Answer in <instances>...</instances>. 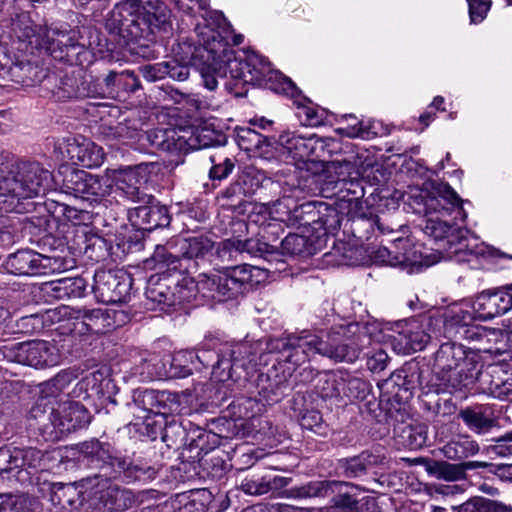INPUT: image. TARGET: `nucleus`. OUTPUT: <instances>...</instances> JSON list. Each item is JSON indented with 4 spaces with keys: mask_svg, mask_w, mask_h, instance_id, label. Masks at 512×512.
Instances as JSON below:
<instances>
[{
    "mask_svg": "<svg viewBox=\"0 0 512 512\" xmlns=\"http://www.w3.org/2000/svg\"><path fill=\"white\" fill-rule=\"evenodd\" d=\"M174 56L167 60L169 68L167 77L173 80L185 81L190 75V66L200 65V59L205 57L196 46L188 42L179 43L173 48Z\"/></svg>",
    "mask_w": 512,
    "mask_h": 512,
    "instance_id": "obj_32",
    "label": "nucleus"
},
{
    "mask_svg": "<svg viewBox=\"0 0 512 512\" xmlns=\"http://www.w3.org/2000/svg\"><path fill=\"white\" fill-rule=\"evenodd\" d=\"M384 457L372 451L364 450L360 454L341 458L336 464V473L340 477L354 479L367 475L368 471L383 463Z\"/></svg>",
    "mask_w": 512,
    "mask_h": 512,
    "instance_id": "obj_36",
    "label": "nucleus"
},
{
    "mask_svg": "<svg viewBox=\"0 0 512 512\" xmlns=\"http://www.w3.org/2000/svg\"><path fill=\"white\" fill-rule=\"evenodd\" d=\"M269 348L271 352H277L275 360L278 364L284 363L287 374L292 376L297 368L309 363L318 354L319 336L308 330L290 333L272 340Z\"/></svg>",
    "mask_w": 512,
    "mask_h": 512,
    "instance_id": "obj_12",
    "label": "nucleus"
},
{
    "mask_svg": "<svg viewBox=\"0 0 512 512\" xmlns=\"http://www.w3.org/2000/svg\"><path fill=\"white\" fill-rule=\"evenodd\" d=\"M287 371L283 369L282 374L276 370L270 373H258L255 380V387L257 390L258 401L266 405H273L280 402L286 395L289 389V383L286 377Z\"/></svg>",
    "mask_w": 512,
    "mask_h": 512,
    "instance_id": "obj_31",
    "label": "nucleus"
},
{
    "mask_svg": "<svg viewBox=\"0 0 512 512\" xmlns=\"http://www.w3.org/2000/svg\"><path fill=\"white\" fill-rule=\"evenodd\" d=\"M488 464L480 461H467L458 464L441 462L437 464V473L440 478L448 481H457L466 477L467 470L486 468Z\"/></svg>",
    "mask_w": 512,
    "mask_h": 512,
    "instance_id": "obj_61",
    "label": "nucleus"
},
{
    "mask_svg": "<svg viewBox=\"0 0 512 512\" xmlns=\"http://www.w3.org/2000/svg\"><path fill=\"white\" fill-rule=\"evenodd\" d=\"M342 121L345 125L336 130L342 136L369 140L380 134L381 124L375 120H359L356 116L347 114L342 116Z\"/></svg>",
    "mask_w": 512,
    "mask_h": 512,
    "instance_id": "obj_49",
    "label": "nucleus"
},
{
    "mask_svg": "<svg viewBox=\"0 0 512 512\" xmlns=\"http://www.w3.org/2000/svg\"><path fill=\"white\" fill-rule=\"evenodd\" d=\"M432 368L429 365H420L419 362L405 363L400 369L394 371L381 386V389L389 395L387 401L391 408L386 409L387 418H396L395 413H400L402 405L408 402L416 389L423 394L429 380L432 378Z\"/></svg>",
    "mask_w": 512,
    "mask_h": 512,
    "instance_id": "obj_8",
    "label": "nucleus"
},
{
    "mask_svg": "<svg viewBox=\"0 0 512 512\" xmlns=\"http://www.w3.org/2000/svg\"><path fill=\"white\" fill-rule=\"evenodd\" d=\"M442 451L450 460L465 462L466 458L479 452V445L468 435H458L446 443Z\"/></svg>",
    "mask_w": 512,
    "mask_h": 512,
    "instance_id": "obj_57",
    "label": "nucleus"
},
{
    "mask_svg": "<svg viewBox=\"0 0 512 512\" xmlns=\"http://www.w3.org/2000/svg\"><path fill=\"white\" fill-rule=\"evenodd\" d=\"M150 145L171 154H183L182 129H154L146 133Z\"/></svg>",
    "mask_w": 512,
    "mask_h": 512,
    "instance_id": "obj_50",
    "label": "nucleus"
},
{
    "mask_svg": "<svg viewBox=\"0 0 512 512\" xmlns=\"http://www.w3.org/2000/svg\"><path fill=\"white\" fill-rule=\"evenodd\" d=\"M8 67L6 79L23 86H34L43 81L48 83L52 80L56 81L55 75H48L39 65L20 59L15 55H11V64H8Z\"/></svg>",
    "mask_w": 512,
    "mask_h": 512,
    "instance_id": "obj_34",
    "label": "nucleus"
},
{
    "mask_svg": "<svg viewBox=\"0 0 512 512\" xmlns=\"http://www.w3.org/2000/svg\"><path fill=\"white\" fill-rule=\"evenodd\" d=\"M74 318L75 330L80 334H105L114 328L109 311L101 308L79 309Z\"/></svg>",
    "mask_w": 512,
    "mask_h": 512,
    "instance_id": "obj_37",
    "label": "nucleus"
},
{
    "mask_svg": "<svg viewBox=\"0 0 512 512\" xmlns=\"http://www.w3.org/2000/svg\"><path fill=\"white\" fill-rule=\"evenodd\" d=\"M478 316L474 309L468 310L459 306L447 309L443 314V333L449 339L489 342L492 338H505L506 334L500 329H490L475 324Z\"/></svg>",
    "mask_w": 512,
    "mask_h": 512,
    "instance_id": "obj_14",
    "label": "nucleus"
},
{
    "mask_svg": "<svg viewBox=\"0 0 512 512\" xmlns=\"http://www.w3.org/2000/svg\"><path fill=\"white\" fill-rule=\"evenodd\" d=\"M343 393L342 399L347 398L349 401L364 400L370 393L371 385L368 381L354 376L347 371H343Z\"/></svg>",
    "mask_w": 512,
    "mask_h": 512,
    "instance_id": "obj_63",
    "label": "nucleus"
},
{
    "mask_svg": "<svg viewBox=\"0 0 512 512\" xmlns=\"http://www.w3.org/2000/svg\"><path fill=\"white\" fill-rule=\"evenodd\" d=\"M166 353L144 352L133 367V373L138 375L143 382L168 378Z\"/></svg>",
    "mask_w": 512,
    "mask_h": 512,
    "instance_id": "obj_43",
    "label": "nucleus"
},
{
    "mask_svg": "<svg viewBox=\"0 0 512 512\" xmlns=\"http://www.w3.org/2000/svg\"><path fill=\"white\" fill-rule=\"evenodd\" d=\"M50 500L59 509L73 510L83 504L84 497L75 484L59 482L51 485Z\"/></svg>",
    "mask_w": 512,
    "mask_h": 512,
    "instance_id": "obj_52",
    "label": "nucleus"
},
{
    "mask_svg": "<svg viewBox=\"0 0 512 512\" xmlns=\"http://www.w3.org/2000/svg\"><path fill=\"white\" fill-rule=\"evenodd\" d=\"M228 415L237 421L252 419L264 411V404L256 396L240 395L226 407Z\"/></svg>",
    "mask_w": 512,
    "mask_h": 512,
    "instance_id": "obj_55",
    "label": "nucleus"
},
{
    "mask_svg": "<svg viewBox=\"0 0 512 512\" xmlns=\"http://www.w3.org/2000/svg\"><path fill=\"white\" fill-rule=\"evenodd\" d=\"M185 422L186 419H181L175 413L167 414V425L163 431L162 441L168 448H183L186 435Z\"/></svg>",
    "mask_w": 512,
    "mask_h": 512,
    "instance_id": "obj_60",
    "label": "nucleus"
},
{
    "mask_svg": "<svg viewBox=\"0 0 512 512\" xmlns=\"http://www.w3.org/2000/svg\"><path fill=\"white\" fill-rule=\"evenodd\" d=\"M178 247L182 254L183 262L185 265H189L190 274L193 270H196L200 265L210 264L214 266L220 267L218 262L214 263V248L215 242L211 240L210 237L205 235L192 236V237H181L176 236ZM239 265H235L234 267H238ZM243 266H247L244 264ZM233 266H231L232 268ZM250 271L252 272V267L248 265ZM223 269L221 272H224L227 268H230V265L221 266ZM217 271L215 274L219 273ZM253 277V275L251 274Z\"/></svg>",
    "mask_w": 512,
    "mask_h": 512,
    "instance_id": "obj_25",
    "label": "nucleus"
},
{
    "mask_svg": "<svg viewBox=\"0 0 512 512\" xmlns=\"http://www.w3.org/2000/svg\"><path fill=\"white\" fill-rule=\"evenodd\" d=\"M92 285L96 298L105 304L127 302L130 297L133 279L122 270H96Z\"/></svg>",
    "mask_w": 512,
    "mask_h": 512,
    "instance_id": "obj_21",
    "label": "nucleus"
},
{
    "mask_svg": "<svg viewBox=\"0 0 512 512\" xmlns=\"http://www.w3.org/2000/svg\"><path fill=\"white\" fill-rule=\"evenodd\" d=\"M143 264L145 269L156 271L154 276L175 279L172 281L175 288L180 286V282L194 284L195 280L189 276L190 267L183 262L176 237L170 238L164 244H157L152 255Z\"/></svg>",
    "mask_w": 512,
    "mask_h": 512,
    "instance_id": "obj_16",
    "label": "nucleus"
},
{
    "mask_svg": "<svg viewBox=\"0 0 512 512\" xmlns=\"http://www.w3.org/2000/svg\"><path fill=\"white\" fill-rule=\"evenodd\" d=\"M86 246L84 254L92 261L103 262L111 256L112 242L99 235H91L85 238Z\"/></svg>",
    "mask_w": 512,
    "mask_h": 512,
    "instance_id": "obj_64",
    "label": "nucleus"
},
{
    "mask_svg": "<svg viewBox=\"0 0 512 512\" xmlns=\"http://www.w3.org/2000/svg\"><path fill=\"white\" fill-rule=\"evenodd\" d=\"M216 60L224 64V73H229L224 86L234 97L246 96L249 85H262L267 67L262 64L261 55L244 52L242 57L237 56L235 51H228V54L221 55Z\"/></svg>",
    "mask_w": 512,
    "mask_h": 512,
    "instance_id": "obj_9",
    "label": "nucleus"
},
{
    "mask_svg": "<svg viewBox=\"0 0 512 512\" xmlns=\"http://www.w3.org/2000/svg\"><path fill=\"white\" fill-rule=\"evenodd\" d=\"M67 151L75 164L90 169L100 167L105 159L103 148L85 138L82 142L70 144Z\"/></svg>",
    "mask_w": 512,
    "mask_h": 512,
    "instance_id": "obj_44",
    "label": "nucleus"
},
{
    "mask_svg": "<svg viewBox=\"0 0 512 512\" xmlns=\"http://www.w3.org/2000/svg\"><path fill=\"white\" fill-rule=\"evenodd\" d=\"M76 450L79 463L94 470L95 478H100L102 481L113 480L121 454L111 443L91 438L78 443Z\"/></svg>",
    "mask_w": 512,
    "mask_h": 512,
    "instance_id": "obj_17",
    "label": "nucleus"
},
{
    "mask_svg": "<svg viewBox=\"0 0 512 512\" xmlns=\"http://www.w3.org/2000/svg\"><path fill=\"white\" fill-rule=\"evenodd\" d=\"M262 64L267 67V70L264 73L262 85L267 86L270 90L278 94H283L289 97L293 102H299L301 99H306V96L296 86V84L280 71L271 69L269 61L264 57H262Z\"/></svg>",
    "mask_w": 512,
    "mask_h": 512,
    "instance_id": "obj_45",
    "label": "nucleus"
},
{
    "mask_svg": "<svg viewBox=\"0 0 512 512\" xmlns=\"http://www.w3.org/2000/svg\"><path fill=\"white\" fill-rule=\"evenodd\" d=\"M359 486L351 485L346 482L331 480L311 481L303 486L293 489L296 497H326L330 493L338 490L331 500V508L335 512H355L357 506V494L353 490H359Z\"/></svg>",
    "mask_w": 512,
    "mask_h": 512,
    "instance_id": "obj_19",
    "label": "nucleus"
},
{
    "mask_svg": "<svg viewBox=\"0 0 512 512\" xmlns=\"http://www.w3.org/2000/svg\"><path fill=\"white\" fill-rule=\"evenodd\" d=\"M50 424L43 423L44 432L58 438L88 426L91 415L88 409L78 401L69 402L61 412L51 409L48 414Z\"/></svg>",
    "mask_w": 512,
    "mask_h": 512,
    "instance_id": "obj_24",
    "label": "nucleus"
},
{
    "mask_svg": "<svg viewBox=\"0 0 512 512\" xmlns=\"http://www.w3.org/2000/svg\"><path fill=\"white\" fill-rule=\"evenodd\" d=\"M137 418L143 419L141 423H134L136 431L149 440H156L158 436H163L165 425H167V414L137 415Z\"/></svg>",
    "mask_w": 512,
    "mask_h": 512,
    "instance_id": "obj_62",
    "label": "nucleus"
},
{
    "mask_svg": "<svg viewBox=\"0 0 512 512\" xmlns=\"http://www.w3.org/2000/svg\"><path fill=\"white\" fill-rule=\"evenodd\" d=\"M394 242L395 247L403 251H391L384 246L378 247L370 252L372 262L378 265H389L392 267H408L417 262L412 249H407L410 246L408 238H397Z\"/></svg>",
    "mask_w": 512,
    "mask_h": 512,
    "instance_id": "obj_39",
    "label": "nucleus"
},
{
    "mask_svg": "<svg viewBox=\"0 0 512 512\" xmlns=\"http://www.w3.org/2000/svg\"><path fill=\"white\" fill-rule=\"evenodd\" d=\"M1 352L9 362L36 369L52 367L59 362L55 346L44 340L8 343L1 348Z\"/></svg>",
    "mask_w": 512,
    "mask_h": 512,
    "instance_id": "obj_18",
    "label": "nucleus"
},
{
    "mask_svg": "<svg viewBox=\"0 0 512 512\" xmlns=\"http://www.w3.org/2000/svg\"><path fill=\"white\" fill-rule=\"evenodd\" d=\"M313 134L305 137L292 131H282L278 135V149L286 155L288 162L298 163L310 161L312 155Z\"/></svg>",
    "mask_w": 512,
    "mask_h": 512,
    "instance_id": "obj_35",
    "label": "nucleus"
},
{
    "mask_svg": "<svg viewBox=\"0 0 512 512\" xmlns=\"http://www.w3.org/2000/svg\"><path fill=\"white\" fill-rule=\"evenodd\" d=\"M150 198L128 210V219L138 230L153 231L167 227L171 222L172 217L168 206L161 204L151 194Z\"/></svg>",
    "mask_w": 512,
    "mask_h": 512,
    "instance_id": "obj_28",
    "label": "nucleus"
},
{
    "mask_svg": "<svg viewBox=\"0 0 512 512\" xmlns=\"http://www.w3.org/2000/svg\"><path fill=\"white\" fill-rule=\"evenodd\" d=\"M336 179H322L319 174L306 173L298 179V188L307 194H320L334 199L333 203L320 201L315 238L321 245L330 235L339 231L342 222L361 207L365 195L363 179L359 177L355 163L343 160L335 162Z\"/></svg>",
    "mask_w": 512,
    "mask_h": 512,
    "instance_id": "obj_1",
    "label": "nucleus"
},
{
    "mask_svg": "<svg viewBox=\"0 0 512 512\" xmlns=\"http://www.w3.org/2000/svg\"><path fill=\"white\" fill-rule=\"evenodd\" d=\"M168 378H184L201 367L211 368L212 376L220 382L247 379L256 366L252 347L244 342L223 341L217 336H205L196 351L166 353Z\"/></svg>",
    "mask_w": 512,
    "mask_h": 512,
    "instance_id": "obj_2",
    "label": "nucleus"
},
{
    "mask_svg": "<svg viewBox=\"0 0 512 512\" xmlns=\"http://www.w3.org/2000/svg\"><path fill=\"white\" fill-rule=\"evenodd\" d=\"M12 33L21 46L19 50L44 49L54 60L67 65L92 63L93 53L79 42V33L68 25L48 27L35 24L27 13L16 17Z\"/></svg>",
    "mask_w": 512,
    "mask_h": 512,
    "instance_id": "obj_5",
    "label": "nucleus"
},
{
    "mask_svg": "<svg viewBox=\"0 0 512 512\" xmlns=\"http://www.w3.org/2000/svg\"><path fill=\"white\" fill-rule=\"evenodd\" d=\"M459 418L477 434H485L497 426L494 408L489 404H475L460 410Z\"/></svg>",
    "mask_w": 512,
    "mask_h": 512,
    "instance_id": "obj_40",
    "label": "nucleus"
},
{
    "mask_svg": "<svg viewBox=\"0 0 512 512\" xmlns=\"http://www.w3.org/2000/svg\"><path fill=\"white\" fill-rule=\"evenodd\" d=\"M172 281L175 279L150 276L145 292L147 299L167 307L190 302L197 294L207 301L225 302L244 295L253 280L248 266H238L217 274L202 272L193 285L180 282L175 288Z\"/></svg>",
    "mask_w": 512,
    "mask_h": 512,
    "instance_id": "obj_3",
    "label": "nucleus"
},
{
    "mask_svg": "<svg viewBox=\"0 0 512 512\" xmlns=\"http://www.w3.org/2000/svg\"><path fill=\"white\" fill-rule=\"evenodd\" d=\"M199 16L200 19L197 20L194 28L200 42L197 49L202 54H211L214 60L228 54V51H234L228 48L233 27L223 12L215 10Z\"/></svg>",
    "mask_w": 512,
    "mask_h": 512,
    "instance_id": "obj_15",
    "label": "nucleus"
},
{
    "mask_svg": "<svg viewBox=\"0 0 512 512\" xmlns=\"http://www.w3.org/2000/svg\"><path fill=\"white\" fill-rule=\"evenodd\" d=\"M247 198L248 196L243 192L240 184H236L235 181L217 196L223 209L237 215H245L249 212V208L253 207V203Z\"/></svg>",
    "mask_w": 512,
    "mask_h": 512,
    "instance_id": "obj_53",
    "label": "nucleus"
},
{
    "mask_svg": "<svg viewBox=\"0 0 512 512\" xmlns=\"http://www.w3.org/2000/svg\"><path fill=\"white\" fill-rule=\"evenodd\" d=\"M283 254L311 256L321 247L314 236L289 233L280 241Z\"/></svg>",
    "mask_w": 512,
    "mask_h": 512,
    "instance_id": "obj_54",
    "label": "nucleus"
},
{
    "mask_svg": "<svg viewBox=\"0 0 512 512\" xmlns=\"http://www.w3.org/2000/svg\"><path fill=\"white\" fill-rule=\"evenodd\" d=\"M116 475L113 480H121L125 483H148L153 481L159 468L145 459H131L128 456L120 455L116 464Z\"/></svg>",
    "mask_w": 512,
    "mask_h": 512,
    "instance_id": "obj_30",
    "label": "nucleus"
},
{
    "mask_svg": "<svg viewBox=\"0 0 512 512\" xmlns=\"http://www.w3.org/2000/svg\"><path fill=\"white\" fill-rule=\"evenodd\" d=\"M394 438L403 448L418 450L424 447L428 440V427L424 423H400L394 426Z\"/></svg>",
    "mask_w": 512,
    "mask_h": 512,
    "instance_id": "obj_46",
    "label": "nucleus"
},
{
    "mask_svg": "<svg viewBox=\"0 0 512 512\" xmlns=\"http://www.w3.org/2000/svg\"><path fill=\"white\" fill-rule=\"evenodd\" d=\"M452 391L447 393L429 392L419 396L420 406L428 419L442 422L444 418L450 417L457 410V405L451 396Z\"/></svg>",
    "mask_w": 512,
    "mask_h": 512,
    "instance_id": "obj_42",
    "label": "nucleus"
},
{
    "mask_svg": "<svg viewBox=\"0 0 512 512\" xmlns=\"http://www.w3.org/2000/svg\"><path fill=\"white\" fill-rule=\"evenodd\" d=\"M242 253L246 252L252 257L273 261L279 255L277 239H264L257 234L256 237L241 240Z\"/></svg>",
    "mask_w": 512,
    "mask_h": 512,
    "instance_id": "obj_58",
    "label": "nucleus"
},
{
    "mask_svg": "<svg viewBox=\"0 0 512 512\" xmlns=\"http://www.w3.org/2000/svg\"><path fill=\"white\" fill-rule=\"evenodd\" d=\"M52 182V174L39 163H21L15 173L0 177L1 210L19 214L29 212L34 206L29 199L45 195Z\"/></svg>",
    "mask_w": 512,
    "mask_h": 512,
    "instance_id": "obj_7",
    "label": "nucleus"
},
{
    "mask_svg": "<svg viewBox=\"0 0 512 512\" xmlns=\"http://www.w3.org/2000/svg\"><path fill=\"white\" fill-rule=\"evenodd\" d=\"M160 0H125L108 14L105 28L121 47L141 39L153 41L155 33L166 32L171 24L165 12H157Z\"/></svg>",
    "mask_w": 512,
    "mask_h": 512,
    "instance_id": "obj_6",
    "label": "nucleus"
},
{
    "mask_svg": "<svg viewBox=\"0 0 512 512\" xmlns=\"http://www.w3.org/2000/svg\"><path fill=\"white\" fill-rule=\"evenodd\" d=\"M503 364H490L481 371L479 354L456 341L442 343L434 354V367L451 374L467 388L480 381L487 385V392L495 398H506L512 394V372L504 370Z\"/></svg>",
    "mask_w": 512,
    "mask_h": 512,
    "instance_id": "obj_4",
    "label": "nucleus"
},
{
    "mask_svg": "<svg viewBox=\"0 0 512 512\" xmlns=\"http://www.w3.org/2000/svg\"><path fill=\"white\" fill-rule=\"evenodd\" d=\"M473 309L481 321L508 313L512 309V284L483 290L476 296Z\"/></svg>",
    "mask_w": 512,
    "mask_h": 512,
    "instance_id": "obj_27",
    "label": "nucleus"
},
{
    "mask_svg": "<svg viewBox=\"0 0 512 512\" xmlns=\"http://www.w3.org/2000/svg\"><path fill=\"white\" fill-rule=\"evenodd\" d=\"M352 212L344 223V232L351 234L359 242L369 241L377 230L380 234L392 232L393 229L385 227L377 215H354Z\"/></svg>",
    "mask_w": 512,
    "mask_h": 512,
    "instance_id": "obj_41",
    "label": "nucleus"
},
{
    "mask_svg": "<svg viewBox=\"0 0 512 512\" xmlns=\"http://www.w3.org/2000/svg\"><path fill=\"white\" fill-rule=\"evenodd\" d=\"M318 204L320 201H307L296 207L290 212V220L293 221L294 225L299 228L302 227L306 232L310 233L311 236L315 237L316 228L318 224L319 210Z\"/></svg>",
    "mask_w": 512,
    "mask_h": 512,
    "instance_id": "obj_56",
    "label": "nucleus"
},
{
    "mask_svg": "<svg viewBox=\"0 0 512 512\" xmlns=\"http://www.w3.org/2000/svg\"><path fill=\"white\" fill-rule=\"evenodd\" d=\"M298 109V117L301 119L303 125L310 127H318L325 125L329 120V112L319 106H314L311 100L301 99L299 102H293Z\"/></svg>",
    "mask_w": 512,
    "mask_h": 512,
    "instance_id": "obj_59",
    "label": "nucleus"
},
{
    "mask_svg": "<svg viewBox=\"0 0 512 512\" xmlns=\"http://www.w3.org/2000/svg\"><path fill=\"white\" fill-rule=\"evenodd\" d=\"M106 90L116 98H125L141 87L138 76L131 70L111 71L104 79Z\"/></svg>",
    "mask_w": 512,
    "mask_h": 512,
    "instance_id": "obj_48",
    "label": "nucleus"
},
{
    "mask_svg": "<svg viewBox=\"0 0 512 512\" xmlns=\"http://www.w3.org/2000/svg\"><path fill=\"white\" fill-rule=\"evenodd\" d=\"M131 414L137 417V410L145 412V415L172 414L180 409V402L175 393L156 391L152 389L133 391L132 401L126 403Z\"/></svg>",
    "mask_w": 512,
    "mask_h": 512,
    "instance_id": "obj_26",
    "label": "nucleus"
},
{
    "mask_svg": "<svg viewBox=\"0 0 512 512\" xmlns=\"http://www.w3.org/2000/svg\"><path fill=\"white\" fill-rule=\"evenodd\" d=\"M360 352L358 346L344 339L339 332L329 333L325 341L319 337L318 354L336 362L353 363L359 358Z\"/></svg>",
    "mask_w": 512,
    "mask_h": 512,
    "instance_id": "obj_38",
    "label": "nucleus"
},
{
    "mask_svg": "<svg viewBox=\"0 0 512 512\" xmlns=\"http://www.w3.org/2000/svg\"><path fill=\"white\" fill-rule=\"evenodd\" d=\"M183 154L190 151L205 149L214 146H223L227 143V135L212 126H192L182 129Z\"/></svg>",
    "mask_w": 512,
    "mask_h": 512,
    "instance_id": "obj_29",
    "label": "nucleus"
},
{
    "mask_svg": "<svg viewBox=\"0 0 512 512\" xmlns=\"http://www.w3.org/2000/svg\"><path fill=\"white\" fill-rule=\"evenodd\" d=\"M414 202L422 206L417 211L426 216L435 213L441 217L450 216L451 221L461 222L467 218L463 204L468 201H464L448 183L431 182L430 190H421L414 196Z\"/></svg>",
    "mask_w": 512,
    "mask_h": 512,
    "instance_id": "obj_13",
    "label": "nucleus"
},
{
    "mask_svg": "<svg viewBox=\"0 0 512 512\" xmlns=\"http://www.w3.org/2000/svg\"><path fill=\"white\" fill-rule=\"evenodd\" d=\"M385 330L389 331L386 337L393 350L403 355L423 350L431 339L417 320L388 323Z\"/></svg>",
    "mask_w": 512,
    "mask_h": 512,
    "instance_id": "obj_23",
    "label": "nucleus"
},
{
    "mask_svg": "<svg viewBox=\"0 0 512 512\" xmlns=\"http://www.w3.org/2000/svg\"><path fill=\"white\" fill-rule=\"evenodd\" d=\"M286 485L287 480L285 477L271 474H253L242 480L240 488L245 494L258 496L283 488Z\"/></svg>",
    "mask_w": 512,
    "mask_h": 512,
    "instance_id": "obj_51",
    "label": "nucleus"
},
{
    "mask_svg": "<svg viewBox=\"0 0 512 512\" xmlns=\"http://www.w3.org/2000/svg\"><path fill=\"white\" fill-rule=\"evenodd\" d=\"M154 167V163H141L134 167L111 170V178L117 195L133 203L151 199L150 194L145 192L142 185L147 182L146 176Z\"/></svg>",
    "mask_w": 512,
    "mask_h": 512,
    "instance_id": "obj_22",
    "label": "nucleus"
},
{
    "mask_svg": "<svg viewBox=\"0 0 512 512\" xmlns=\"http://www.w3.org/2000/svg\"><path fill=\"white\" fill-rule=\"evenodd\" d=\"M46 291L55 299L64 300L85 296L88 280L83 276L66 277L45 283Z\"/></svg>",
    "mask_w": 512,
    "mask_h": 512,
    "instance_id": "obj_47",
    "label": "nucleus"
},
{
    "mask_svg": "<svg viewBox=\"0 0 512 512\" xmlns=\"http://www.w3.org/2000/svg\"><path fill=\"white\" fill-rule=\"evenodd\" d=\"M60 173L63 176V190L90 204L100 203L110 193L111 186L98 175L68 166L64 167Z\"/></svg>",
    "mask_w": 512,
    "mask_h": 512,
    "instance_id": "obj_20",
    "label": "nucleus"
},
{
    "mask_svg": "<svg viewBox=\"0 0 512 512\" xmlns=\"http://www.w3.org/2000/svg\"><path fill=\"white\" fill-rule=\"evenodd\" d=\"M3 266L8 273L17 276L48 275L72 269L75 259L57 251L43 255L31 249H20L8 255Z\"/></svg>",
    "mask_w": 512,
    "mask_h": 512,
    "instance_id": "obj_10",
    "label": "nucleus"
},
{
    "mask_svg": "<svg viewBox=\"0 0 512 512\" xmlns=\"http://www.w3.org/2000/svg\"><path fill=\"white\" fill-rule=\"evenodd\" d=\"M90 63H86L89 65ZM75 67L76 65H69ZM83 67V65H78ZM85 66V64H84ZM83 71L81 68H72L66 71L59 77L58 83L51 90L53 96L60 101H65L73 98H86L90 96V85L83 78Z\"/></svg>",
    "mask_w": 512,
    "mask_h": 512,
    "instance_id": "obj_33",
    "label": "nucleus"
},
{
    "mask_svg": "<svg viewBox=\"0 0 512 512\" xmlns=\"http://www.w3.org/2000/svg\"><path fill=\"white\" fill-rule=\"evenodd\" d=\"M43 454L40 450L28 448H0V475L23 486L38 484L42 469Z\"/></svg>",
    "mask_w": 512,
    "mask_h": 512,
    "instance_id": "obj_11",
    "label": "nucleus"
}]
</instances>
